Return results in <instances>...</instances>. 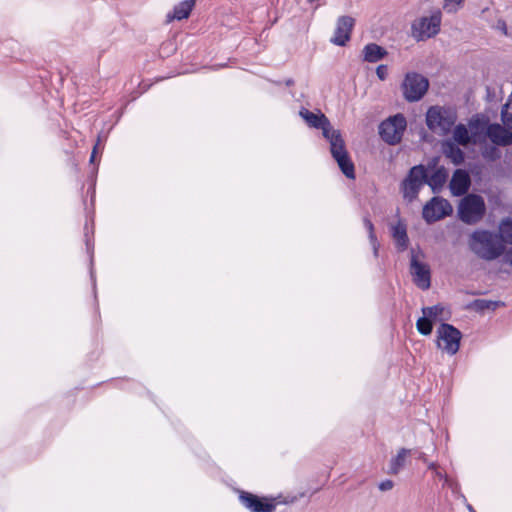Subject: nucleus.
Wrapping results in <instances>:
<instances>
[{
	"mask_svg": "<svg viewBox=\"0 0 512 512\" xmlns=\"http://www.w3.org/2000/svg\"><path fill=\"white\" fill-rule=\"evenodd\" d=\"M474 305L478 310H494L499 305V303L485 299H479L474 302Z\"/></svg>",
	"mask_w": 512,
	"mask_h": 512,
	"instance_id": "30",
	"label": "nucleus"
},
{
	"mask_svg": "<svg viewBox=\"0 0 512 512\" xmlns=\"http://www.w3.org/2000/svg\"><path fill=\"white\" fill-rule=\"evenodd\" d=\"M444 155L449 158L455 165H459L464 161L463 151L452 141H445L442 145Z\"/></svg>",
	"mask_w": 512,
	"mask_h": 512,
	"instance_id": "20",
	"label": "nucleus"
},
{
	"mask_svg": "<svg viewBox=\"0 0 512 512\" xmlns=\"http://www.w3.org/2000/svg\"><path fill=\"white\" fill-rule=\"evenodd\" d=\"M504 262L509 264L510 266H512V249L507 251L506 253L504 252Z\"/></svg>",
	"mask_w": 512,
	"mask_h": 512,
	"instance_id": "34",
	"label": "nucleus"
},
{
	"mask_svg": "<svg viewBox=\"0 0 512 512\" xmlns=\"http://www.w3.org/2000/svg\"><path fill=\"white\" fill-rule=\"evenodd\" d=\"M447 172L444 168H439L433 172V174L428 178L426 176V183L432 188L435 192L440 189L447 179Z\"/></svg>",
	"mask_w": 512,
	"mask_h": 512,
	"instance_id": "22",
	"label": "nucleus"
},
{
	"mask_svg": "<svg viewBox=\"0 0 512 512\" xmlns=\"http://www.w3.org/2000/svg\"><path fill=\"white\" fill-rule=\"evenodd\" d=\"M459 217L467 224L477 223L485 213V203L481 196L469 194L459 205Z\"/></svg>",
	"mask_w": 512,
	"mask_h": 512,
	"instance_id": "5",
	"label": "nucleus"
},
{
	"mask_svg": "<svg viewBox=\"0 0 512 512\" xmlns=\"http://www.w3.org/2000/svg\"><path fill=\"white\" fill-rule=\"evenodd\" d=\"M407 122L402 114H396L384 120L379 126V134L389 145L398 144L406 129Z\"/></svg>",
	"mask_w": 512,
	"mask_h": 512,
	"instance_id": "6",
	"label": "nucleus"
},
{
	"mask_svg": "<svg viewBox=\"0 0 512 512\" xmlns=\"http://www.w3.org/2000/svg\"><path fill=\"white\" fill-rule=\"evenodd\" d=\"M416 328L422 335H430L433 330V321L430 317L423 315L416 322Z\"/></svg>",
	"mask_w": 512,
	"mask_h": 512,
	"instance_id": "26",
	"label": "nucleus"
},
{
	"mask_svg": "<svg viewBox=\"0 0 512 512\" xmlns=\"http://www.w3.org/2000/svg\"><path fill=\"white\" fill-rule=\"evenodd\" d=\"M392 236L400 250H405L408 247L409 239L407 236L406 226L398 222L392 227Z\"/></svg>",
	"mask_w": 512,
	"mask_h": 512,
	"instance_id": "21",
	"label": "nucleus"
},
{
	"mask_svg": "<svg viewBox=\"0 0 512 512\" xmlns=\"http://www.w3.org/2000/svg\"><path fill=\"white\" fill-rule=\"evenodd\" d=\"M376 74L380 80H385L387 77V66L379 65L376 69Z\"/></svg>",
	"mask_w": 512,
	"mask_h": 512,
	"instance_id": "31",
	"label": "nucleus"
},
{
	"mask_svg": "<svg viewBox=\"0 0 512 512\" xmlns=\"http://www.w3.org/2000/svg\"><path fill=\"white\" fill-rule=\"evenodd\" d=\"M441 12L435 10L431 16L421 17L412 24V36L417 41H422L435 36L440 30Z\"/></svg>",
	"mask_w": 512,
	"mask_h": 512,
	"instance_id": "9",
	"label": "nucleus"
},
{
	"mask_svg": "<svg viewBox=\"0 0 512 512\" xmlns=\"http://www.w3.org/2000/svg\"><path fill=\"white\" fill-rule=\"evenodd\" d=\"M453 211L451 204L444 198L433 197L423 207L422 215L427 223L439 221Z\"/></svg>",
	"mask_w": 512,
	"mask_h": 512,
	"instance_id": "12",
	"label": "nucleus"
},
{
	"mask_svg": "<svg viewBox=\"0 0 512 512\" xmlns=\"http://www.w3.org/2000/svg\"><path fill=\"white\" fill-rule=\"evenodd\" d=\"M418 458L428 465L429 462H428V460L426 458V455L424 453H420Z\"/></svg>",
	"mask_w": 512,
	"mask_h": 512,
	"instance_id": "36",
	"label": "nucleus"
},
{
	"mask_svg": "<svg viewBox=\"0 0 512 512\" xmlns=\"http://www.w3.org/2000/svg\"><path fill=\"white\" fill-rule=\"evenodd\" d=\"M362 53L364 61L369 63L378 62L387 55V51L375 43L364 46Z\"/></svg>",
	"mask_w": 512,
	"mask_h": 512,
	"instance_id": "18",
	"label": "nucleus"
},
{
	"mask_svg": "<svg viewBox=\"0 0 512 512\" xmlns=\"http://www.w3.org/2000/svg\"><path fill=\"white\" fill-rule=\"evenodd\" d=\"M453 140L462 146H467L470 143L474 144L473 131L463 124H458L453 130Z\"/></svg>",
	"mask_w": 512,
	"mask_h": 512,
	"instance_id": "19",
	"label": "nucleus"
},
{
	"mask_svg": "<svg viewBox=\"0 0 512 512\" xmlns=\"http://www.w3.org/2000/svg\"><path fill=\"white\" fill-rule=\"evenodd\" d=\"M497 29L503 32V34L507 35V26L506 23L502 20H499L496 25Z\"/></svg>",
	"mask_w": 512,
	"mask_h": 512,
	"instance_id": "33",
	"label": "nucleus"
},
{
	"mask_svg": "<svg viewBox=\"0 0 512 512\" xmlns=\"http://www.w3.org/2000/svg\"><path fill=\"white\" fill-rule=\"evenodd\" d=\"M470 183L471 181L469 174L465 170H456L449 185L451 193L455 196H461L465 194L470 187Z\"/></svg>",
	"mask_w": 512,
	"mask_h": 512,
	"instance_id": "15",
	"label": "nucleus"
},
{
	"mask_svg": "<svg viewBox=\"0 0 512 512\" xmlns=\"http://www.w3.org/2000/svg\"><path fill=\"white\" fill-rule=\"evenodd\" d=\"M239 499L242 505L251 512H272L275 509L272 500L259 498L249 492H241Z\"/></svg>",
	"mask_w": 512,
	"mask_h": 512,
	"instance_id": "13",
	"label": "nucleus"
},
{
	"mask_svg": "<svg viewBox=\"0 0 512 512\" xmlns=\"http://www.w3.org/2000/svg\"><path fill=\"white\" fill-rule=\"evenodd\" d=\"M355 20L351 16H341L338 18L334 36L331 42L338 46H344L350 39Z\"/></svg>",
	"mask_w": 512,
	"mask_h": 512,
	"instance_id": "14",
	"label": "nucleus"
},
{
	"mask_svg": "<svg viewBox=\"0 0 512 512\" xmlns=\"http://www.w3.org/2000/svg\"><path fill=\"white\" fill-rule=\"evenodd\" d=\"M464 0H443V8L448 13H455L462 6Z\"/></svg>",
	"mask_w": 512,
	"mask_h": 512,
	"instance_id": "29",
	"label": "nucleus"
},
{
	"mask_svg": "<svg viewBox=\"0 0 512 512\" xmlns=\"http://www.w3.org/2000/svg\"><path fill=\"white\" fill-rule=\"evenodd\" d=\"M195 6V0H184L177 4L171 13L167 14V20H183L189 17L193 7Z\"/></svg>",
	"mask_w": 512,
	"mask_h": 512,
	"instance_id": "16",
	"label": "nucleus"
},
{
	"mask_svg": "<svg viewBox=\"0 0 512 512\" xmlns=\"http://www.w3.org/2000/svg\"><path fill=\"white\" fill-rule=\"evenodd\" d=\"M410 453L411 450L401 448L397 452V454L391 458L388 473L392 475H397L405 467Z\"/></svg>",
	"mask_w": 512,
	"mask_h": 512,
	"instance_id": "17",
	"label": "nucleus"
},
{
	"mask_svg": "<svg viewBox=\"0 0 512 512\" xmlns=\"http://www.w3.org/2000/svg\"><path fill=\"white\" fill-rule=\"evenodd\" d=\"M99 142H100V139H98V142H97V144L94 146L93 151H92V153H91V157H90V162H91V163H94V161H95V156H96V153H97V149H98Z\"/></svg>",
	"mask_w": 512,
	"mask_h": 512,
	"instance_id": "35",
	"label": "nucleus"
},
{
	"mask_svg": "<svg viewBox=\"0 0 512 512\" xmlns=\"http://www.w3.org/2000/svg\"><path fill=\"white\" fill-rule=\"evenodd\" d=\"M437 347L449 355H455L460 348L462 333L451 324L442 323L437 331Z\"/></svg>",
	"mask_w": 512,
	"mask_h": 512,
	"instance_id": "8",
	"label": "nucleus"
},
{
	"mask_svg": "<svg viewBox=\"0 0 512 512\" xmlns=\"http://www.w3.org/2000/svg\"><path fill=\"white\" fill-rule=\"evenodd\" d=\"M428 469L433 472V475L435 478L442 480L444 482V485L449 486L450 488L453 487L454 483L453 481L447 476V474L440 468L438 463L436 462H429L428 463Z\"/></svg>",
	"mask_w": 512,
	"mask_h": 512,
	"instance_id": "25",
	"label": "nucleus"
},
{
	"mask_svg": "<svg viewBox=\"0 0 512 512\" xmlns=\"http://www.w3.org/2000/svg\"><path fill=\"white\" fill-rule=\"evenodd\" d=\"M428 87L427 78L415 72L407 73L401 84L403 96L408 102L419 101L427 92Z\"/></svg>",
	"mask_w": 512,
	"mask_h": 512,
	"instance_id": "7",
	"label": "nucleus"
},
{
	"mask_svg": "<svg viewBox=\"0 0 512 512\" xmlns=\"http://www.w3.org/2000/svg\"><path fill=\"white\" fill-rule=\"evenodd\" d=\"M364 226L369 233V239L374 251V255L377 256L379 244L374 233V226L368 218H364Z\"/></svg>",
	"mask_w": 512,
	"mask_h": 512,
	"instance_id": "27",
	"label": "nucleus"
},
{
	"mask_svg": "<svg viewBox=\"0 0 512 512\" xmlns=\"http://www.w3.org/2000/svg\"><path fill=\"white\" fill-rule=\"evenodd\" d=\"M445 307L443 305H434V306H430V307H423L422 308V313L423 315H426L428 317H430L432 319V321H436V320H446L447 318L444 317V313H445Z\"/></svg>",
	"mask_w": 512,
	"mask_h": 512,
	"instance_id": "24",
	"label": "nucleus"
},
{
	"mask_svg": "<svg viewBox=\"0 0 512 512\" xmlns=\"http://www.w3.org/2000/svg\"><path fill=\"white\" fill-rule=\"evenodd\" d=\"M501 119L506 127L512 129V101L506 103L502 108Z\"/></svg>",
	"mask_w": 512,
	"mask_h": 512,
	"instance_id": "28",
	"label": "nucleus"
},
{
	"mask_svg": "<svg viewBox=\"0 0 512 512\" xmlns=\"http://www.w3.org/2000/svg\"><path fill=\"white\" fill-rule=\"evenodd\" d=\"M393 486H394V484L391 480H385L379 484V489L381 491H389L393 488Z\"/></svg>",
	"mask_w": 512,
	"mask_h": 512,
	"instance_id": "32",
	"label": "nucleus"
},
{
	"mask_svg": "<svg viewBox=\"0 0 512 512\" xmlns=\"http://www.w3.org/2000/svg\"><path fill=\"white\" fill-rule=\"evenodd\" d=\"M426 183V171L422 165L414 166L408 177L402 183L403 196L408 201H413L420 188Z\"/></svg>",
	"mask_w": 512,
	"mask_h": 512,
	"instance_id": "11",
	"label": "nucleus"
},
{
	"mask_svg": "<svg viewBox=\"0 0 512 512\" xmlns=\"http://www.w3.org/2000/svg\"><path fill=\"white\" fill-rule=\"evenodd\" d=\"M499 236L503 243L512 244V217L503 219L499 224Z\"/></svg>",
	"mask_w": 512,
	"mask_h": 512,
	"instance_id": "23",
	"label": "nucleus"
},
{
	"mask_svg": "<svg viewBox=\"0 0 512 512\" xmlns=\"http://www.w3.org/2000/svg\"><path fill=\"white\" fill-rule=\"evenodd\" d=\"M410 254V273L413 278V282L422 290L429 289L431 285L430 268L426 263L419 260V255L422 256V253H416L415 250L412 249Z\"/></svg>",
	"mask_w": 512,
	"mask_h": 512,
	"instance_id": "10",
	"label": "nucleus"
},
{
	"mask_svg": "<svg viewBox=\"0 0 512 512\" xmlns=\"http://www.w3.org/2000/svg\"><path fill=\"white\" fill-rule=\"evenodd\" d=\"M468 126L473 131L474 144L480 147L482 156L487 160L500 158L498 146L512 144V132L505 125L489 124L484 117L477 115L470 119Z\"/></svg>",
	"mask_w": 512,
	"mask_h": 512,
	"instance_id": "1",
	"label": "nucleus"
},
{
	"mask_svg": "<svg viewBox=\"0 0 512 512\" xmlns=\"http://www.w3.org/2000/svg\"><path fill=\"white\" fill-rule=\"evenodd\" d=\"M469 247L479 258L493 261L505 252V244L499 234L488 230H476L470 235Z\"/></svg>",
	"mask_w": 512,
	"mask_h": 512,
	"instance_id": "3",
	"label": "nucleus"
},
{
	"mask_svg": "<svg viewBox=\"0 0 512 512\" xmlns=\"http://www.w3.org/2000/svg\"><path fill=\"white\" fill-rule=\"evenodd\" d=\"M456 120V112L444 107H430L426 114L428 128L439 135H447L455 125Z\"/></svg>",
	"mask_w": 512,
	"mask_h": 512,
	"instance_id": "4",
	"label": "nucleus"
},
{
	"mask_svg": "<svg viewBox=\"0 0 512 512\" xmlns=\"http://www.w3.org/2000/svg\"><path fill=\"white\" fill-rule=\"evenodd\" d=\"M300 116L309 126L322 130L323 136L330 143V152L339 168L347 178L354 179V165L348 155L340 131L333 129L327 117L322 113L315 114L307 109H302Z\"/></svg>",
	"mask_w": 512,
	"mask_h": 512,
	"instance_id": "2",
	"label": "nucleus"
}]
</instances>
